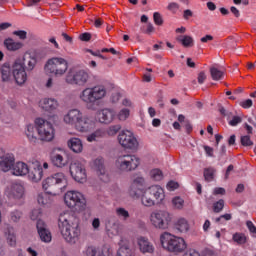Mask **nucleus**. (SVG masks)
I'll use <instances>...</instances> for the list:
<instances>
[{"label":"nucleus","instance_id":"f257e3e1","mask_svg":"<svg viewBox=\"0 0 256 256\" xmlns=\"http://www.w3.org/2000/svg\"><path fill=\"white\" fill-rule=\"evenodd\" d=\"M42 187L44 191L37 196V202L39 205H49L51 203V196L57 195L59 191H63L67 187V176L63 172H57L49 177H47L43 183Z\"/></svg>","mask_w":256,"mask_h":256},{"label":"nucleus","instance_id":"f03ea898","mask_svg":"<svg viewBox=\"0 0 256 256\" xmlns=\"http://www.w3.org/2000/svg\"><path fill=\"white\" fill-rule=\"evenodd\" d=\"M58 227L60 233L67 243L75 245L79 241L81 230L79 229V222L71 213L64 212L58 218Z\"/></svg>","mask_w":256,"mask_h":256},{"label":"nucleus","instance_id":"7ed1b4c3","mask_svg":"<svg viewBox=\"0 0 256 256\" xmlns=\"http://www.w3.org/2000/svg\"><path fill=\"white\" fill-rule=\"evenodd\" d=\"M105 97H107V88H105L104 85L87 87L79 94L80 101H82L88 109H92V111H95V107L101 105V101H103Z\"/></svg>","mask_w":256,"mask_h":256},{"label":"nucleus","instance_id":"20e7f679","mask_svg":"<svg viewBox=\"0 0 256 256\" xmlns=\"http://www.w3.org/2000/svg\"><path fill=\"white\" fill-rule=\"evenodd\" d=\"M161 246L169 253H183L187 249V242L181 237L164 232L160 236Z\"/></svg>","mask_w":256,"mask_h":256},{"label":"nucleus","instance_id":"39448f33","mask_svg":"<svg viewBox=\"0 0 256 256\" xmlns=\"http://www.w3.org/2000/svg\"><path fill=\"white\" fill-rule=\"evenodd\" d=\"M163 199H165V190L159 185H152L144 190L141 204L144 207H153L155 203H161Z\"/></svg>","mask_w":256,"mask_h":256},{"label":"nucleus","instance_id":"423d86ee","mask_svg":"<svg viewBox=\"0 0 256 256\" xmlns=\"http://www.w3.org/2000/svg\"><path fill=\"white\" fill-rule=\"evenodd\" d=\"M141 165V160L134 154H122L116 160V167L121 173H131Z\"/></svg>","mask_w":256,"mask_h":256},{"label":"nucleus","instance_id":"0eeeda50","mask_svg":"<svg viewBox=\"0 0 256 256\" xmlns=\"http://www.w3.org/2000/svg\"><path fill=\"white\" fill-rule=\"evenodd\" d=\"M64 203L69 209H74V211H85V207H87L85 196L75 190L68 191L64 195Z\"/></svg>","mask_w":256,"mask_h":256},{"label":"nucleus","instance_id":"6e6552de","mask_svg":"<svg viewBox=\"0 0 256 256\" xmlns=\"http://www.w3.org/2000/svg\"><path fill=\"white\" fill-rule=\"evenodd\" d=\"M46 73H51L55 77H62L69 69V63L62 57H54L49 59L44 67Z\"/></svg>","mask_w":256,"mask_h":256},{"label":"nucleus","instance_id":"1a4fd4ad","mask_svg":"<svg viewBox=\"0 0 256 256\" xmlns=\"http://www.w3.org/2000/svg\"><path fill=\"white\" fill-rule=\"evenodd\" d=\"M35 125H37L38 129V140L40 139V141L49 142L55 139V128L49 121L42 118H36Z\"/></svg>","mask_w":256,"mask_h":256},{"label":"nucleus","instance_id":"9d476101","mask_svg":"<svg viewBox=\"0 0 256 256\" xmlns=\"http://www.w3.org/2000/svg\"><path fill=\"white\" fill-rule=\"evenodd\" d=\"M150 223L155 227V229H169L171 214L167 211L156 210L150 214Z\"/></svg>","mask_w":256,"mask_h":256},{"label":"nucleus","instance_id":"9b49d317","mask_svg":"<svg viewBox=\"0 0 256 256\" xmlns=\"http://www.w3.org/2000/svg\"><path fill=\"white\" fill-rule=\"evenodd\" d=\"M118 143L124 149H129L130 151H137L139 149V141L135 134L129 130H123L118 135Z\"/></svg>","mask_w":256,"mask_h":256},{"label":"nucleus","instance_id":"f8f14e48","mask_svg":"<svg viewBox=\"0 0 256 256\" xmlns=\"http://www.w3.org/2000/svg\"><path fill=\"white\" fill-rule=\"evenodd\" d=\"M12 74L17 85H25L27 83V69L23 66L21 58L16 59L12 65Z\"/></svg>","mask_w":256,"mask_h":256},{"label":"nucleus","instance_id":"ddd939ff","mask_svg":"<svg viewBox=\"0 0 256 256\" xmlns=\"http://www.w3.org/2000/svg\"><path fill=\"white\" fill-rule=\"evenodd\" d=\"M87 81H89V73L85 70L69 72L66 76V83H69V85H79V87H83Z\"/></svg>","mask_w":256,"mask_h":256},{"label":"nucleus","instance_id":"4468645a","mask_svg":"<svg viewBox=\"0 0 256 256\" xmlns=\"http://www.w3.org/2000/svg\"><path fill=\"white\" fill-rule=\"evenodd\" d=\"M70 175L78 183H85L87 181V171L85 166L79 161H74L70 164Z\"/></svg>","mask_w":256,"mask_h":256},{"label":"nucleus","instance_id":"2eb2a0df","mask_svg":"<svg viewBox=\"0 0 256 256\" xmlns=\"http://www.w3.org/2000/svg\"><path fill=\"white\" fill-rule=\"evenodd\" d=\"M5 195L13 201H21L25 197V187L20 183H13L6 188Z\"/></svg>","mask_w":256,"mask_h":256},{"label":"nucleus","instance_id":"dca6fc26","mask_svg":"<svg viewBox=\"0 0 256 256\" xmlns=\"http://www.w3.org/2000/svg\"><path fill=\"white\" fill-rule=\"evenodd\" d=\"M115 117H117V112L111 108L100 109L96 113V118L99 123L104 125H109L115 121Z\"/></svg>","mask_w":256,"mask_h":256},{"label":"nucleus","instance_id":"f3484780","mask_svg":"<svg viewBox=\"0 0 256 256\" xmlns=\"http://www.w3.org/2000/svg\"><path fill=\"white\" fill-rule=\"evenodd\" d=\"M15 165V156L13 154H5L3 150H0V169L4 173L13 171Z\"/></svg>","mask_w":256,"mask_h":256},{"label":"nucleus","instance_id":"a211bd4d","mask_svg":"<svg viewBox=\"0 0 256 256\" xmlns=\"http://www.w3.org/2000/svg\"><path fill=\"white\" fill-rule=\"evenodd\" d=\"M20 60L26 71H33L37 66V54L35 52H26Z\"/></svg>","mask_w":256,"mask_h":256},{"label":"nucleus","instance_id":"6ab92c4d","mask_svg":"<svg viewBox=\"0 0 256 256\" xmlns=\"http://www.w3.org/2000/svg\"><path fill=\"white\" fill-rule=\"evenodd\" d=\"M92 129H95V121L87 116L80 117V120L76 124V130L80 131V133H87V131H91Z\"/></svg>","mask_w":256,"mask_h":256},{"label":"nucleus","instance_id":"aec40b11","mask_svg":"<svg viewBox=\"0 0 256 256\" xmlns=\"http://www.w3.org/2000/svg\"><path fill=\"white\" fill-rule=\"evenodd\" d=\"M93 168L97 171L100 181L103 183H109V174L105 173V165L103 158H97L93 161Z\"/></svg>","mask_w":256,"mask_h":256},{"label":"nucleus","instance_id":"412c9836","mask_svg":"<svg viewBox=\"0 0 256 256\" xmlns=\"http://www.w3.org/2000/svg\"><path fill=\"white\" fill-rule=\"evenodd\" d=\"M36 227L41 241H43L44 243H51V231L47 229V225L45 224V222L43 220H38L36 223Z\"/></svg>","mask_w":256,"mask_h":256},{"label":"nucleus","instance_id":"4be33fe9","mask_svg":"<svg viewBox=\"0 0 256 256\" xmlns=\"http://www.w3.org/2000/svg\"><path fill=\"white\" fill-rule=\"evenodd\" d=\"M82 116L83 113H81V111L78 109H72L64 116V123L67 125H75V127H77Z\"/></svg>","mask_w":256,"mask_h":256},{"label":"nucleus","instance_id":"5701e85b","mask_svg":"<svg viewBox=\"0 0 256 256\" xmlns=\"http://www.w3.org/2000/svg\"><path fill=\"white\" fill-rule=\"evenodd\" d=\"M25 135L31 143H37L39 141V129L37 124H28L25 129Z\"/></svg>","mask_w":256,"mask_h":256},{"label":"nucleus","instance_id":"b1692460","mask_svg":"<svg viewBox=\"0 0 256 256\" xmlns=\"http://www.w3.org/2000/svg\"><path fill=\"white\" fill-rule=\"evenodd\" d=\"M29 166L24 162H14V166L12 167V175L16 177H24V175H28Z\"/></svg>","mask_w":256,"mask_h":256},{"label":"nucleus","instance_id":"393cba45","mask_svg":"<svg viewBox=\"0 0 256 256\" xmlns=\"http://www.w3.org/2000/svg\"><path fill=\"white\" fill-rule=\"evenodd\" d=\"M137 243L141 253H153L155 251V247L146 237H139Z\"/></svg>","mask_w":256,"mask_h":256},{"label":"nucleus","instance_id":"a878e982","mask_svg":"<svg viewBox=\"0 0 256 256\" xmlns=\"http://www.w3.org/2000/svg\"><path fill=\"white\" fill-rule=\"evenodd\" d=\"M40 106L44 111H55L59 107V102L53 98H45L40 102Z\"/></svg>","mask_w":256,"mask_h":256},{"label":"nucleus","instance_id":"bb28decb","mask_svg":"<svg viewBox=\"0 0 256 256\" xmlns=\"http://www.w3.org/2000/svg\"><path fill=\"white\" fill-rule=\"evenodd\" d=\"M67 145L73 153H82L83 152V141L79 138H70L67 142Z\"/></svg>","mask_w":256,"mask_h":256},{"label":"nucleus","instance_id":"cd10ccee","mask_svg":"<svg viewBox=\"0 0 256 256\" xmlns=\"http://www.w3.org/2000/svg\"><path fill=\"white\" fill-rule=\"evenodd\" d=\"M28 179L32 183H39L43 179V168L38 166L34 168L31 172H28Z\"/></svg>","mask_w":256,"mask_h":256},{"label":"nucleus","instance_id":"c85d7f7f","mask_svg":"<svg viewBox=\"0 0 256 256\" xmlns=\"http://www.w3.org/2000/svg\"><path fill=\"white\" fill-rule=\"evenodd\" d=\"M4 47H6L8 51H19V49L23 48V43L16 42L13 38H7L4 40Z\"/></svg>","mask_w":256,"mask_h":256},{"label":"nucleus","instance_id":"c756f323","mask_svg":"<svg viewBox=\"0 0 256 256\" xmlns=\"http://www.w3.org/2000/svg\"><path fill=\"white\" fill-rule=\"evenodd\" d=\"M174 229L179 233H187L189 231V222L185 218H180L175 222Z\"/></svg>","mask_w":256,"mask_h":256},{"label":"nucleus","instance_id":"7c9ffc66","mask_svg":"<svg viewBox=\"0 0 256 256\" xmlns=\"http://www.w3.org/2000/svg\"><path fill=\"white\" fill-rule=\"evenodd\" d=\"M50 159L55 167H65L67 165V160H65L63 154L52 153Z\"/></svg>","mask_w":256,"mask_h":256},{"label":"nucleus","instance_id":"2f4dec72","mask_svg":"<svg viewBox=\"0 0 256 256\" xmlns=\"http://www.w3.org/2000/svg\"><path fill=\"white\" fill-rule=\"evenodd\" d=\"M144 192L145 190L141 189L139 186H135L134 184H131L128 189V195H130L132 199H141Z\"/></svg>","mask_w":256,"mask_h":256},{"label":"nucleus","instance_id":"473e14b6","mask_svg":"<svg viewBox=\"0 0 256 256\" xmlns=\"http://www.w3.org/2000/svg\"><path fill=\"white\" fill-rule=\"evenodd\" d=\"M106 229L109 235H119V226L115 223V218H110L106 222Z\"/></svg>","mask_w":256,"mask_h":256},{"label":"nucleus","instance_id":"72a5a7b5","mask_svg":"<svg viewBox=\"0 0 256 256\" xmlns=\"http://www.w3.org/2000/svg\"><path fill=\"white\" fill-rule=\"evenodd\" d=\"M178 43H181L183 47H193L195 45V41L193 40V37L187 36V35H180L176 38Z\"/></svg>","mask_w":256,"mask_h":256},{"label":"nucleus","instance_id":"f704fd0d","mask_svg":"<svg viewBox=\"0 0 256 256\" xmlns=\"http://www.w3.org/2000/svg\"><path fill=\"white\" fill-rule=\"evenodd\" d=\"M0 75L2 81H9L11 79V65L9 63H4L0 68Z\"/></svg>","mask_w":256,"mask_h":256},{"label":"nucleus","instance_id":"c9c22d12","mask_svg":"<svg viewBox=\"0 0 256 256\" xmlns=\"http://www.w3.org/2000/svg\"><path fill=\"white\" fill-rule=\"evenodd\" d=\"M210 75L213 79V81H221L223 79L225 72L223 70H219L216 67L210 68Z\"/></svg>","mask_w":256,"mask_h":256},{"label":"nucleus","instance_id":"e433bc0d","mask_svg":"<svg viewBox=\"0 0 256 256\" xmlns=\"http://www.w3.org/2000/svg\"><path fill=\"white\" fill-rule=\"evenodd\" d=\"M232 240L234 243H237V245H245V243H247V236L244 233L236 232L233 234Z\"/></svg>","mask_w":256,"mask_h":256},{"label":"nucleus","instance_id":"4c0bfd02","mask_svg":"<svg viewBox=\"0 0 256 256\" xmlns=\"http://www.w3.org/2000/svg\"><path fill=\"white\" fill-rule=\"evenodd\" d=\"M116 215L119 219H122V221H127L130 217L129 211L123 207L116 208Z\"/></svg>","mask_w":256,"mask_h":256},{"label":"nucleus","instance_id":"58836bf2","mask_svg":"<svg viewBox=\"0 0 256 256\" xmlns=\"http://www.w3.org/2000/svg\"><path fill=\"white\" fill-rule=\"evenodd\" d=\"M103 135H105V132H103V130L101 129H98L92 134L87 136V141L89 143H93V141H97L99 138L103 137Z\"/></svg>","mask_w":256,"mask_h":256},{"label":"nucleus","instance_id":"ea45409f","mask_svg":"<svg viewBox=\"0 0 256 256\" xmlns=\"http://www.w3.org/2000/svg\"><path fill=\"white\" fill-rule=\"evenodd\" d=\"M86 256H103V251L101 249L96 248L94 246H89L86 251Z\"/></svg>","mask_w":256,"mask_h":256},{"label":"nucleus","instance_id":"a19ab883","mask_svg":"<svg viewBox=\"0 0 256 256\" xmlns=\"http://www.w3.org/2000/svg\"><path fill=\"white\" fill-rule=\"evenodd\" d=\"M150 176L154 181H161L163 179V172L156 168L150 171Z\"/></svg>","mask_w":256,"mask_h":256},{"label":"nucleus","instance_id":"79ce46f5","mask_svg":"<svg viewBox=\"0 0 256 256\" xmlns=\"http://www.w3.org/2000/svg\"><path fill=\"white\" fill-rule=\"evenodd\" d=\"M120 131H121V124H115V125L109 126V128L107 129V134L110 137H113V136L117 135V133Z\"/></svg>","mask_w":256,"mask_h":256},{"label":"nucleus","instance_id":"37998d69","mask_svg":"<svg viewBox=\"0 0 256 256\" xmlns=\"http://www.w3.org/2000/svg\"><path fill=\"white\" fill-rule=\"evenodd\" d=\"M240 143L243 147H253V141L249 135L241 136Z\"/></svg>","mask_w":256,"mask_h":256},{"label":"nucleus","instance_id":"c03bdc74","mask_svg":"<svg viewBox=\"0 0 256 256\" xmlns=\"http://www.w3.org/2000/svg\"><path fill=\"white\" fill-rule=\"evenodd\" d=\"M172 204L175 207V209H182L185 205V200L183 198L176 196L172 199Z\"/></svg>","mask_w":256,"mask_h":256},{"label":"nucleus","instance_id":"a18cd8bd","mask_svg":"<svg viewBox=\"0 0 256 256\" xmlns=\"http://www.w3.org/2000/svg\"><path fill=\"white\" fill-rule=\"evenodd\" d=\"M223 207H225V201L223 199L218 200L213 204L214 213H221V211H223Z\"/></svg>","mask_w":256,"mask_h":256},{"label":"nucleus","instance_id":"49530a36","mask_svg":"<svg viewBox=\"0 0 256 256\" xmlns=\"http://www.w3.org/2000/svg\"><path fill=\"white\" fill-rule=\"evenodd\" d=\"M129 115H130L129 109L123 108L118 113V119H119V121H127V119H129Z\"/></svg>","mask_w":256,"mask_h":256},{"label":"nucleus","instance_id":"de8ad7c7","mask_svg":"<svg viewBox=\"0 0 256 256\" xmlns=\"http://www.w3.org/2000/svg\"><path fill=\"white\" fill-rule=\"evenodd\" d=\"M41 215H42L41 209L36 208L32 210L30 214V218L32 219V221H41V219H39Z\"/></svg>","mask_w":256,"mask_h":256},{"label":"nucleus","instance_id":"09e8293b","mask_svg":"<svg viewBox=\"0 0 256 256\" xmlns=\"http://www.w3.org/2000/svg\"><path fill=\"white\" fill-rule=\"evenodd\" d=\"M140 31H142L146 35H151V33H155V26H153V24H151V23H148L146 25V29H145V26H142L140 28Z\"/></svg>","mask_w":256,"mask_h":256},{"label":"nucleus","instance_id":"8fccbe9b","mask_svg":"<svg viewBox=\"0 0 256 256\" xmlns=\"http://www.w3.org/2000/svg\"><path fill=\"white\" fill-rule=\"evenodd\" d=\"M215 171L212 168H206L204 170V178L206 181H213V175Z\"/></svg>","mask_w":256,"mask_h":256},{"label":"nucleus","instance_id":"3c124183","mask_svg":"<svg viewBox=\"0 0 256 256\" xmlns=\"http://www.w3.org/2000/svg\"><path fill=\"white\" fill-rule=\"evenodd\" d=\"M242 122L243 118H241L240 116H233L232 119L228 122V125H230V127H237V125Z\"/></svg>","mask_w":256,"mask_h":256},{"label":"nucleus","instance_id":"603ef678","mask_svg":"<svg viewBox=\"0 0 256 256\" xmlns=\"http://www.w3.org/2000/svg\"><path fill=\"white\" fill-rule=\"evenodd\" d=\"M132 185L136 186V187H144L145 186V178L139 176L137 178H135L132 182Z\"/></svg>","mask_w":256,"mask_h":256},{"label":"nucleus","instance_id":"864d4df0","mask_svg":"<svg viewBox=\"0 0 256 256\" xmlns=\"http://www.w3.org/2000/svg\"><path fill=\"white\" fill-rule=\"evenodd\" d=\"M240 107H242L243 109H251V107H253V100L251 99H247L244 101H241L239 103Z\"/></svg>","mask_w":256,"mask_h":256},{"label":"nucleus","instance_id":"5fc2aeb1","mask_svg":"<svg viewBox=\"0 0 256 256\" xmlns=\"http://www.w3.org/2000/svg\"><path fill=\"white\" fill-rule=\"evenodd\" d=\"M153 19L155 25H163V17H161V14L159 12H155L153 14Z\"/></svg>","mask_w":256,"mask_h":256},{"label":"nucleus","instance_id":"6e6d98bb","mask_svg":"<svg viewBox=\"0 0 256 256\" xmlns=\"http://www.w3.org/2000/svg\"><path fill=\"white\" fill-rule=\"evenodd\" d=\"M21 215H22L21 211L15 210L11 212V220L14 221V223H17V221L21 219Z\"/></svg>","mask_w":256,"mask_h":256},{"label":"nucleus","instance_id":"4d7b16f0","mask_svg":"<svg viewBox=\"0 0 256 256\" xmlns=\"http://www.w3.org/2000/svg\"><path fill=\"white\" fill-rule=\"evenodd\" d=\"M7 241L11 247H15L17 243V238L15 237V234L9 233L7 236Z\"/></svg>","mask_w":256,"mask_h":256},{"label":"nucleus","instance_id":"13d9d810","mask_svg":"<svg viewBox=\"0 0 256 256\" xmlns=\"http://www.w3.org/2000/svg\"><path fill=\"white\" fill-rule=\"evenodd\" d=\"M168 11H171V13H177V11H179V5L177 4V2H171L168 6H167Z\"/></svg>","mask_w":256,"mask_h":256},{"label":"nucleus","instance_id":"bf43d9fd","mask_svg":"<svg viewBox=\"0 0 256 256\" xmlns=\"http://www.w3.org/2000/svg\"><path fill=\"white\" fill-rule=\"evenodd\" d=\"M13 35H16V37L22 40L27 39V32L25 30L14 31Z\"/></svg>","mask_w":256,"mask_h":256},{"label":"nucleus","instance_id":"052dcab7","mask_svg":"<svg viewBox=\"0 0 256 256\" xmlns=\"http://www.w3.org/2000/svg\"><path fill=\"white\" fill-rule=\"evenodd\" d=\"M179 188V183L175 181H170L167 183V189L168 191H175V189Z\"/></svg>","mask_w":256,"mask_h":256},{"label":"nucleus","instance_id":"680f3d73","mask_svg":"<svg viewBox=\"0 0 256 256\" xmlns=\"http://www.w3.org/2000/svg\"><path fill=\"white\" fill-rule=\"evenodd\" d=\"M207 81V74H205L203 71L198 74V83L199 85H203Z\"/></svg>","mask_w":256,"mask_h":256},{"label":"nucleus","instance_id":"e2e57ef3","mask_svg":"<svg viewBox=\"0 0 256 256\" xmlns=\"http://www.w3.org/2000/svg\"><path fill=\"white\" fill-rule=\"evenodd\" d=\"M246 225L250 233H253L254 235H256V225L253 224L251 221H247Z\"/></svg>","mask_w":256,"mask_h":256},{"label":"nucleus","instance_id":"0e129e2a","mask_svg":"<svg viewBox=\"0 0 256 256\" xmlns=\"http://www.w3.org/2000/svg\"><path fill=\"white\" fill-rule=\"evenodd\" d=\"M219 112H220L221 115H223V117H228L229 118V117H231V115H233V113H231L230 111H227L225 109V107H220Z\"/></svg>","mask_w":256,"mask_h":256},{"label":"nucleus","instance_id":"69168bd1","mask_svg":"<svg viewBox=\"0 0 256 256\" xmlns=\"http://www.w3.org/2000/svg\"><path fill=\"white\" fill-rule=\"evenodd\" d=\"M81 41H91V34L89 32L82 33L80 35Z\"/></svg>","mask_w":256,"mask_h":256},{"label":"nucleus","instance_id":"338daca9","mask_svg":"<svg viewBox=\"0 0 256 256\" xmlns=\"http://www.w3.org/2000/svg\"><path fill=\"white\" fill-rule=\"evenodd\" d=\"M183 17L184 19L187 21L189 19H191V17H193V11L187 9V10H184V13H183Z\"/></svg>","mask_w":256,"mask_h":256},{"label":"nucleus","instance_id":"774afa93","mask_svg":"<svg viewBox=\"0 0 256 256\" xmlns=\"http://www.w3.org/2000/svg\"><path fill=\"white\" fill-rule=\"evenodd\" d=\"M183 256H201L199 252L196 250H189L188 252L184 253Z\"/></svg>","mask_w":256,"mask_h":256}]
</instances>
